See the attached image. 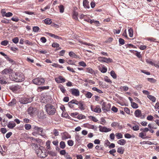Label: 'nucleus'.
Segmentation results:
<instances>
[{
    "label": "nucleus",
    "instance_id": "obj_32",
    "mask_svg": "<svg viewBox=\"0 0 159 159\" xmlns=\"http://www.w3.org/2000/svg\"><path fill=\"white\" fill-rule=\"evenodd\" d=\"M124 150L123 149V148L121 147H120L118 148L117 152L119 153L122 154L123 153Z\"/></svg>",
    "mask_w": 159,
    "mask_h": 159
},
{
    "label": "nucleus",
    "instance_id": "obj_55",
    "mask_svg": "<svg viewBox=\"0 0 159 159\" xmlns=\"http://www.w3.org/2000/svg\"><path fill=\"white\" fill-rule=\"evenodd\" d=\"M147 80L148 81L152 83H155L156 81V80L152 78H148Z\"/></svg>",
    "mask_w": 159,
    "mask_h": 159
},
{
    "label": "nucleus",
    "instance_id": "obj_20",
    "mask_svg": "<svg viewBox=\"0 0 159 159\" xmlns=\"http://www.w3.org/2000/svg\"><path fill=\"white\" fill-rule=\"evenodd\" d=\"M16 76H17V73H12L10 75V78L11 80L16 82Z\"/></svg>",
    "mask_w": 159,
    "mask_h": 159
},
{
    "label": "nucleus",
    "instance_id": "obj_59",
    "mask_svg": "<svg viewBox=\"0 0 159 159\" xmlns=\"http://www.w3.org/2000/svg\"><path fill=\"white\" fill-rule=\"evenodd\" d=\"M132 129L134 131H137L139 129V127L138 125H135L133 126Z\"/></svg>",
    "mask_w": 159,
    "mask_h": 159
},
{
    "label": "nucleus",
    "instance_id": "obj_28",
    "mask_svg": "<svg viewBox=\"0 0 159 159\" xmlns=\"http://www.w3.org/2000/svg\"><path fill=\"white\" fill-rule=\"evenodd\" d=\"M6 59L10 63H11V64L13 65L15 64V61L10 58L8 56L6 57Z\"/></svg>",
    "mask_w": 159,
    "mask_h": 159
},
{
    "label": "nucleus",
    "instance_id": "obj_39",
    "mask_svg": "<svg viewBox=\"0 0 159 159\" xmlns=\"http://www.w3.org/2000/svg\"><path fill=\"white\" fill-rule=\"evenodd\" d=\"M131 106L133 108L135 109L138 108L139 107L138 105L136 103L133 102H131Z\"/></svg>",
    "mask_w": 159,
    "mask_h": 159
},
{
    "label": "nucleus",
    "instance_id": "obj_4",
    "mask_svg": "<svg viewBox=\"0 0 159 159\" xmlns=\"http://www.w3.org/2000/svg\"><path fill=\"white\" fill-rule=\"evenodd\" d=\"M111 105L110 103H107L103 102L102 104V108L105 112L108 111L110 110Z\"/></svg>",
    "mask_w": 159,
    "mask_h": 159
},
{
    "label": "nucleus",
    "instance_id": "obj_13",
    "mask_svg": "<svg viewBox=\"0 0 159 159\" xmlns=\"http://www.w3.org/2000/svg\"><path fill=\"white\" fill-rule=\"evenodd\" d=\"M55 80L57 83H60L64 82L66 80L62 76H59L55 78Z\"/></svg>",
    "mask_w": 159,
    "mask_h": 159
},
{
    "label": "nucleus",
    "instance_id": "obj_61",
    "mask_svg": "<svg viewBox=\"0 0 159 159\" xmlns=\"http://www.w3.org/2000/svg\"><path fill=\"white\" fill-rule=\"evenodd\" d=\"M149 130V129L148 128H145L143 129H141L140 130L142 131L143 133H146Z\"/></svg>",
    "mask_w": 159,
    "mask_h": 159
},
{
    "label": "nucleus",
    "instance_id": "obj_36",
    "mask_svg": "<svg viewBox=\"0 0 159 159\" xmlns=\"http://www.w3.org/2000/svg\"><path fill=\"white\" fill-rule=\"evenodd\" d=\"M16 99H13L11 102L8 103V105L9 106H12L16 104Z\"/></svg>",
    "mask_w": 159,
    "mask_h": 159
},
{
    "label": "nucleus",
    "instance_id": "obj_47",
    "mask_svg": "<svg viewBox=\"0 0 159 159\" xmlns=\"http://www.w3.org/2000/svg\"><path fill=\"white\" fill-rule=\"evenodd\" d=\"M60 146L61 148L62 149H64L65 148L66 145L64 142L63 141H61L60 143Z\"/></svg>",
    "mask_w": 159,
    "mask_h": 159
},
{
    "label": "nucleus",
    "instance_id": "obj_54",
    "mask_svg": "<svg viewBox=\"0 0 159 159\" xmlns=\"http://www.w3.org/2000/svg\"><path fill=\"white\" fill-rule=\"evenodd\" d=\"M67 144L69 146H72L73 145L74 142L72 140H69L67 141Z\"/></svg>",
    "mask_w": 159,
    "mask_h": 159
},
{
    "label": "nucleus",
    "instance_id": "obj_38",
    "mask_svg": "<svg viewBox=\"0 0 159 159\" xmlns=\"http://www.w3.org/2000/svg\"><path fill=\"white\" fill-rule=\"evenodd\" d=\"M146 135V134L143 132H140L139 133V136L142 139H145L146 137H145Z\"/></svg>",
    "mask_w": 159,
    "mask_h": 159
},
{
    "label": "nucleus",
    "instance_id": "obj_5",
    "mask_svg": "<svg viewBox=\"0 0 159 159\" xmlns=\"http://www.w3.org/2000/svg\"><path fill=\"white\" fill-rule=\"evenodd\" d=\"M32 129L36 131L39 134L42 136H44V134L43 133V129L42 127H39L36 125L32 126Z\"/></svg>",
    "mask_w": 159,
    "mask_h": 159
},
{
    "label": "nucleus",
    "instance_id": "obj_33",
    "mask_svg": "<svg viewBox=\"0 0 159 159\" xmlns=\"http://www.w3.org/2000/svg\"><path fill=\"white\" fill-rule=\"evenodd\" d=\"M86 69H87L86 71L88 73L91 74H93L94 73V70L91 68L88 67Z\"/></svg>",
    "mask_w": 159,
    "mask_h": 159
},
{
    "label": "nucleus",
    "instance_id": "obj_34",
    "mask_svg": "<svg viewBox=\"0 0 159 159\" xmlns=\"http://www.w3.org/2000/svg\"><path fill=\"white\" fill-rule=\"evenodd\" d=\"M129 35L130 37H132L133 35V31L132 28H130L129 30Z\"/></svg>",
    "mask_w": 159,
    "mask_h": 159
},
{
    "label": "nucleus",
    "instance_id": "obj_6",
    "mask_svg": "<svg viewBox=\"0 0 159 159\" xmlns=\"http://www.w3.org/2000/svg\"><path fill=\"white\" fill-rule=\"evenodd\" d=\"M98 59L99 61L102 62H104L109 63L112 62V60L111 58H107L105 57H98Z\"/></svg>",
    "mask_w": 159,
    "mask_h": 159
},
{
    "label": "nucleus",
    "instance_id": "obj_19",
    "mask_svg": "<svg viewBox=\"0 0 159 159\" xmlns=\"http://www.w3.org/2000/svg\"><path fill=\"white\" fill-rule=\"evenodd\" d=\"M46 34L49 36L57 39H61V38L54 34H52L48 32H46Z\"/></svg>",
    "mask_w": 159,
    "mask_h": 159
},
{
    "label": "nucleus",
    "instance_id": "obj_12",
    "mask_svg": "<svg viewBox=\"0 0 159 159\" xmlns=\"http://www.w3.org/2000/svg\"><path fill=\"white\" fill-rule=\"evenodd\" d=\"M70 92L73 95L78 97L80 95V91L78 89L73 88L70 89Z\"/></svg>",
    "mask_w": 159,
    "mask_h": 159
},
{
    "label": "nucleus",
    "instance_id": "obj_53",
    "mask_svg": "<svg viewBox=\"0 0 159 159\" xmlns=\"http://www.w3.org/2000/svg\"><path fill=\"white\" fill-rule=\"evenodd\" d=\"M60 10V12L61 13H63L64 11V7L62 5H61L59 7Z\"/></svg>",
    "mask_w": 159,
    "mask_h": 159
},
{
    "label": "nucleus",
    "instance_id": "obj_23",
    "mask_svg": "<svg viewBox=\"0 0 159 159\" xmlns=\"http://www.w3.org/2000/svg\"><path fill=\"white\" fill-rule=\"evenodd\" d=\"M85 97L88 98H91L93 95V94L91 92L88 91L86 92V93H84Z\"/></svg>",
    "mask_w": 159,
    "mask_h": 159
},
{
    "label": "nucleus",
    "instance_id": "obj_25",
    "mask_svg": "<svg viewBox=\"0 0 159 159\" xmlns=\"http://www.w3.org/2000/svg\"><path fill=\"white\" fill-rule=\"evenodd\" d=\"M49 89V86H43V87H39L38 88L37 90L39 92H40L42 90L48 89Z\"/></svg>",
    "mask_w": 159,
    "mask_h": 159
},
{
    "label": "nucleus",
    "instance_id": "obj_14",
    "mask_svg": "<svg viewBox=\"0 0 159 159\" xmlns=\"http://www.w3.org/2000/svg\"><path fill=\"white\" fill-rule=\"evenodd\" d=\"M99 131L102 132H107L111 131V129L109 128H107L105 127H102L100 125L99 127Z\"/></svg>",
    "mask_w": 159,
    "mask_h": 159
},
{
    "label": "nucleus",
    "instance_id": "obj_30",
    "mask_svg": "<svg viewBox=\"0 0 159 159\" xmlns=\"http://www.w3.org/2000/svg\"><path fill=\"white\" fill-rule=\"evenodd\" d=\"M58 88L59 89H60L62 93H65L66 90L65 89L63 85L60 84L58 86Z\"/></svg>",
    "mask_w": 159,
    "mask_h": 159
},
{
    "label": "nucleus",
    "instance_id": "obj_1",
    "mask_svg": "<svg viewBox=\"0 0 159 159\" xmlns=\"http://www.w3.org/2000/svg\"><path fill=\"white\" fill-rule=\"evenodd\" d=\"M32 146L34 148V150L37 155L41 158H45L47 157V155L46 153L45 148L39 144H37L33 143Z\"/></svg>",
    "mask_w": 159,
    "mask_h": 159
},
{
    "label": "nucleus",
    "instance_id": "obj_17",
    "mask_svg": "<svg viewBox=\"0 0 159 159\" xmlns=\"http://www.w3.org/2000/svg\"><path fill=\"white\" fill-rule=\"evenodd\" d=\"M62 140H64L68 138H70V136L67 132L63 133L62 135Z\"/></svg>",
    "mask_w": 159,
    "mask_h": 159
},
{
    "label": "nucleus",
    "instance_id": "obj_11",
    "mask_svg": "<svg viewBox=\"0 0 159 159\" xmlns=\"http://www.w3.org/2000/svg\"><path fill=\"white\" fill-rule=\"evenodd\" d=\"M134 115L136 117L140 118L141 119H144L145 118L144 116L142 115L141 111L139 109H137L135 111Z\"/></svg>",
    "mask_w": 159,
    "mask_h": 159
},
{
    "label": "nucleus",
    "instance_id": "obj_40",
    "mask_svg": "<svg viewBox=\"0 0 159 159\" xmlns=\"http://www.w3.org/2000/svg\"><path fill=\"white\" fill-rule=\"evenodd\" d=\"M100 70L102 72L105 73L107 71V69L106 67L103 66L102 68H100Z\"/></svg>",
    "mask_w": 159,
    "mask_h": 159
},
{
    "label": "nucleus",
    "instance_id": "obj_56",
    "mask_svg": "<svg viewBox=\"0 0 159 159\" xmlns=\"http://www.w3.org/2000/svg\"><path fill=\"white\" fill-rule=\"evenodd\" d=\"M119 125V124L116 122H113L111 124V126L112 127H114L116 126H118Z\"/></svg>",
    "mask_w": 159,
    "mask_h": 159
},
{
    "label": "nucleus",
    "instance_id": "obj_44",
    "mask_svg": "<svg viewBox=\"0 0 159 159\" xmlns=\"http://www.w3.org/2000/svg\"><path fill=\"white\" fill-rule=\"evenodd\" d=\"M110 74L111 76L114 79H116V75L114 71L112 70L110 72Z\"/></svg>",
    "mask_w": 159,
    "mask_h": 159
},
{
    "label": "nucleus",
    "instance_id": "obj_16",
    "mask_svg": "<svg viewBox=\"0 0 159 159\" xmlns=\"http://www.w3.org/2000/svg\"><path fill=\"white\" fill-rule=\"evenodd\" d=\"M78 101L75 99H74L72 100L70 102L68 103L69 106L70 108H73L74 106L73 105V104H78Z\"/></svg>",
    "mask_w": 159,
    "mask_h": 159
},
{
    "label": "nucleus",
    "instance_id": "obj_3",
    "mask_svg": "<svg viewBox=\"0 0 159 159\" xmlns=\"http://www.w3.org/2000/svg\"><path fill=\"white\" fill-rule=\"evenodd\" d=\"M45 80L43 78H37L32 80L33 83L37 85H43L44 83Z\"/></svg>",
    "mask_w": 159,
    "mask_h": 159
},
{
    "label": "nucleus",
    "instance_id": "obj_27",
    "mask_svg": "<svg viewBox=\"0 0 159 159\" xmlns=\"http://www.w3.org/2000/svg\"><path fill=\"white\" fill-rule=\"evenodd\" d=\"M126 141L124 139H121L117 141V143L120 145H124L126 143Z\"/></svg>",
    "mask_w": 159,
    "mask_h": 159
},
{
    "label": "nucleus",
    "instance_id": "obj_60",
    "mask_svg": "<svg viewBox=\"0 0 159 159\" xmlns=\"http://www.w3.org/2000/svg\"><path fill=\"white\" fill-rule=\"evenodd\" d=\"M12 41L15 43H17L18 42L19 39L18 37H15L12 39Z\"/></svg>",
    "mask_w": 159,
    "mask_h": 159
},
{
    "label": "nucleus",
    "instance_id": "obj_21",
    "mask_svg": "<svg viewBox=\"0 0 159 159\" xmlns=\"http://www.w3.org/2000/svg\"><path fill=\"white\" fill-rule=\"evenodd\" d=\"M16 125V124L13 122H9L7 125V127L10 129H12Z\"/></svg>",
    "mask_w": 159,
    "mask_h": 159
},
{
    "label": "nucleus",
    "instance_id": "obj_31",
    "mask_svg": "<svg viewBox=\"0 0 159 159\" xmlns=\"http://www.w3.org/2000/svg\"><path fill=\"white\" fill-rule=\"evenodd\" d=\"M69 55L70 57L74 58H76L77 56L76 54L73 52H69Z\"/></svg>",
    "mask_w": 159,
    "mask_h": 159
},
{
    "label": "nucleus",
    "instance_id": "obj_49",
    "mask_svg": "<svg viewBox=\"0 0 159 159\" xmlns=\"http://www.w3.org/2000/svg\"><path fill=\"white\" fill-rule=\"evenodd\" d=\"M50 142L49 141H48L46 144V148L48 149H49L50 148Z\"/></svg>",
    "mask_w": 159,
    "mask_h": 159
},
{
    "label": "nucleus",
    "instance_id": "obj_62",
    "mask_svg": "<svg viewBox=\"0 0 159 159\" xmlns=\"http://www.w3.org/2000/svg\"><path fill=\"white\" fill-rule=\"evenodd\" d=\"M147 40L152 42H155L156 39L153 38H147Z\"/></svg>",
    "mask_w": 159,
    "mask_h": 159
},
{
    "label": "nucleus",
    "instance_id": "obj_10",
    "mask_svg": "<svg viewBox=\"0 0 159 159\" xmlns=\"http://www.w3.org/2000/svg\"><path fill=\"white\" fill-rule=\"evenodd\" d=\"M91 109L92 111L97 113H100L101 112V109L100 107L98 105H96L94 107L93 106H91Z\"/></svg>",
    "mask_w": 159,
    "mask_h": 159
},
{
    "label": "nucleus",
    "instance_id": "obj_35",
    "mask_svg": "<svg viewBox=\"0 0 159 159\" xmlns=\"http://www.w3.org/2000/svg\"><path fill=\"white\" fill-rule=\"evenodd\" d=\"M92 89L94 91H96L99 93H103L102 91L101 90L98 89L96 87H93L92 88Z\"/></svg>",
    "mask_w": 159,
    "mask_h": 159
},
{
    "label": "nucleus",
    "instance_id": "obj_2",
    "mask_svg": "<svg viewBox=\"0 0 159 159\" xmlns=\"http://www.w3.org/2000/svg\"><path fill=\"white\" fill-rule=\"evenodd\" d=\"M45 109L48 114L49 115H53L55 114L56 109L54 106L49 104H46L45 106Z\"/></svg>",
    "mask_w": 159,
    "mask_h": 159
},
{
    "label": "nucleus",
    "instance_id": "obj_45",
    "mask_svg": "<svg viewBox=\"0 0 159 159\" xmlns=\"http://www.w3.org/2000/svg\"><path fill=\"white\" fill-rule=\"evenodd\" d=\"M83 81L85 82H87L92 84H94V82L92 80H90L88 79H84L83 80Z\"/></svg>",
    "mask_w": 159,
    "mask_h": 159
},
{
    "label": "nucleus",
    "instance_id": "obj_37",
    "mask_svg": "<svg viewBox=\"0 0 159 159\" xmlns=\"http://www.w3.org/2000/svg\"><path fill=\"white\" fill-rule=\"evenodd\" d=\"M0 83L2 84H9L4 79L0 78Z\"/></svg>",
    "mask_w": 159,
    "mask_h": 159
},
{
    "label": "nucleus",
    "instance_id": "obj_63",
    "mask_svg": "<svg viewBox=\"0 0 159 159\" xmlns=\"http://www.w3.org/2000/svg\"><path fill=\"white\" fill-rule=\"evenodd\" d=\"M52 46L54 48H57L59 46V45L57 43H53L52 44Z\"/></svg>",
    "mask_w": 159,
    "mask_h": 159
},
{
    "label": "nucleus",
    "instance_id": "obj_57",
    "mask_svg": "<svg viewBox=\"0 0 159 159\" xmlns=\"http://www.w3.org/2000/svg\"><path fill=\"white\" fill-rule=\"evenodd\" d=\"M13 15V14L11 12H8L7 13H6L5 14V15H4V16H6V17H10L12 16Z\"/></svg>",
    "mask_w": 159,
    "mask_h": 159
},
{
    "label": "nucleus",
    "instance_id": "obj_46",
    "mask_svg": "<svg viewBox=\"0 0 159 159\" xmlns=\"http://www.w3.org/2000/svg\"><path fill=\"white\" fill-rule=\"evenodd\" d=\"M8 43V41L7 40H5L2 41L1 43V44L2 45L6 46H7Z\"/></svg>",
    "mask_w": 159,
    "mask_h": 159
},
{
    "label": "nucleus",
    "instance_id": "obj_22",
    "mask_svg": "<svg viewBox=\"0 0 159 159\" xmlns=\"http://www.w3.org/2000/svg\"><path fill=\"white\" fill-rule=\"evenodd\" d=\"M12 70L10 68L5 69L2 71V74H7L12 71Z\"/></svg>",
    "mask_w": 159,
    "mask_h": 159
},
{
    "label": "nucleus",
    "instance_id": "obj_26",
    "mask_svg": "<svg viewBox=\"0 0 159 159\" xmlns=\"http://www.w3.org/2000/svg\"><path fill=\"white\" fill-rule=\"evenodd\" d=\"M147 97L153 102H155L156 100V98L154 96L150 95H148Z\"/></svg>",
    "mask_w": 159,
    "mask_h": 159
},
{
    "label": "nucleus",
    "instance_id": "obj_29",
    "mask_svg": "<svg viewBox=\"0 0 159 159\" xmlns=\"http://www.w3.org/2000/svg\"><path fill=\"white\" fill-rule=\"evenodd\" d=\"M78 13L77 12L74 11L73 12V15H72V17L73 19L76 20H78Z\"/></svg>",
    "mask_w": 159,
    "mask_h": 159
},
{
    "label": "nucleus",
    "instance_id": "obj_48",
    "mask_svg": "<svg viewBox=\"0 0 159 159\" xmlns=\"http://www.w3.org/2000/svg\"><path fill=\"white\" fill-rule=\"evenodd\" d=\"M120 89L122 90L126 91L128 90L129 88L127 86H125L120 87Z\"/></svg>",
    "mask_w": 159,
    "mask_h": 159
},
{
    "label": "nucleus",
    "instance_id": "obj_8",
    "mask_svg": "<svg viewBox=\"0 0 159 159\" xmlns=\"http://www.w3.org/2000/svg\"><path fill=\"white\" fill-rule=\"evenodd\" d=\"M16 76V82H21L25 80L24 76L22 74L17 73V76Z\"/></svg>",
    "mask_w": 159,
    "mask_h": 159
},
{
    "label": "nucleus",
    "instance_id": "obj_15",
    "mask_svg": "<svg viewBox=\"0 0 159 159\" xmlns=\"http://www.w3.org/2000/svg\"><path fill=\"white\" fill-rule=\"evenodd\" d=\"M10 89L13 92H15L18 90L20 88V87L19 85H12L11 86L9 87Z\"/></svg>",
    "mask_w": 159,
    "mask_h": 159
},
{
    "label": "nucleus",
    "instance_id": "obj_18",
    "mask_svg": "<svg viewBox=\"0 0 159 159\" xmlns=\"http://www.w3.org/2000/svg\"><path fill=\"white\" fill-rule=\"evenodd\" d=\"M76 104L78 105L79 108L80 110H84L85 106L84 105V102L80 101L79 102H78V104Z\"/></svg>",
    "mask_w": 159,
    "mask_h": 159
},
{
    "label": "nucleus",
    "instance_id": "obj_7",
    "mask_svg": "<svg viewBox=\"0 0 159 159\" xmlns=\"http://www.w3.org/2000/svg\"><path fill=\"white\" fill-rule=\"evenodd\" d=\"M33 100L32 98L24 97L22 98L20 100V102L21 103L26 104L29 102H31Z\"/></svg>",
    "mask_w": 159,
    "mask_h": 159
},
{
    "label": "nucleus",
    "instance_id": "obj_52",
    "mask_svg": "<svg viewBox=\"0 0 159 159\" xmlns=\"http://www.w3.org/2000/svg\"><path fill=\"white\" fill-rule=\"evenodd\" d=\"M146 61L147 63H148L150 64L152 66H154V65H155L156 64L154 63L150 60L147 59L146 60Z\"/></svg>",
    "mask_w": 159,
    "mask_h": 159
},
{
    "label": "nucleus",
    "instance_id": "obj_24",
    "mask_svg": "<svg viewBox=\"0 0 159 159\" xmlns=\"http://www.w3.org/2000/svg\"><path fill=\"white\" fill-rule=\"evenodd\" d=\"M83 5L85 8H89V2L87 0H84L83 2Z\"/></svg>",
    "mask_w": 159,
    "mask_h": 159
},
{
    "label": "nucleus",
    "instance_id": "obj_42",
    "mask_svg": "<svg viewBox=\"0 0 159 159\" xmlns=\"http://www.w3.org/2000/svg\"><path fill=\"white\" fill-rule=\"evenodd\" d=\"M115 135L118 139H121L123 137V135L120 133H116Z\"/></svg>",
    "mask_w": 159,
    "mask_h": 159
},
{
    "label": "nucleus",
    "instance_id": "obj_58",
    "mask_svg": "<svg viewBox=\"0 0 159 159\" xmlns=\"http://www.w3.org/2000/svg\"><path fill=\"white\" fill-rule=\"evenodd\" d=\"M79 64L81 66L85 67L86 66V64L83 61H81L79 62Z\"/></svg>",
    "mask_w": 159,
    "mask_h": 159
},
{
    "label": "nucleus",
    "instance_id": "obj_9",
    "mask_svg": "<svg viewBox=\"0 0 159 159\" xmlns=\"http://www.w3.org/2000/svg\"><path fill=\"white\" fill-rule=\"evenodd\" d=\"M28 112L29 114L31 116H33L36 114L37 109L35 108L30 107L28 108Z\"/></svg>",
    "mask_w": 159,
    "mask_h": 159
},
{
    "label": "nucleus",
    "instance_id": "obj_64",
    "mask_svg": "<svg viewBox=\"0 0 159 159\" xmlns=\"http://www.w3.org/2000/svg\"><path fill=\"white\" fill-rule=\"evenodd\" d=\"M153 119V116L151 115L148 116L147 117V119L149 121H152Z\"/></svg>",
    "mask_w": 159,
    "mask_h": 159
},
{
    "label": "nucleus",
    "instance_id": "obj_50",
    "mask_svg": "<svg viewBox=\"0 0 159 159\" xmlns=\"http://www.w3.org/2000/svg\"><path fill=\"white\" fill-rule=\"evenodd\" d=\"M39 30V28L38 26H34L33 28V31L35 32H38Z\"/></svg>",
    "mask_w": 159,
    "mask_h": 159
},
{
    "label": "nucleus",
    "instance_id": "obj_43",
    "mask_svg": "<svg viewBox=\"0 0 159 159\" xmlns=\"http://www.w3.org/2000/svg\"><path fill=\"white\" fill-rule=\"evenodd\" d=\"M90 119L92 120L94 122H96L98 121V119L95 117L92 116H90L89 117Z\"/></svg>",
    "mask_w": 159,
    "mask_h": 159
},
{
    "label": "nucleus",
    "instance_id": "obj_41",
    "mask_svg": "<svg viewBox=\"0 0 159 159\" xmlns=\"http://www.w3.org/2000/svg\"><path fill=\"white\" fill-rule=\"evenodd\" d=\"M45 23L47 24L50 25L51 24L52 21L49 18H46L44 20Z\"/></svg>",
    "mask_w": 159,
    "mask_h": 159
},
{
    "label": "nucleus",
    "instance_id": "obj_51",
    "mask_svg": "<svg viewBox=\"0 0 159 159\" xmlns=\"http://www.w3.org/2000/svg\"><path fill=\"white\" fill-rule=\"evenodd\" d=\"M25 127L26 130H28L30 129L31 128V127L30 124H27L25 125Z\"/></svg>",
    "mask_w": 159,
    "mask_h": 159
}]
</instances>
